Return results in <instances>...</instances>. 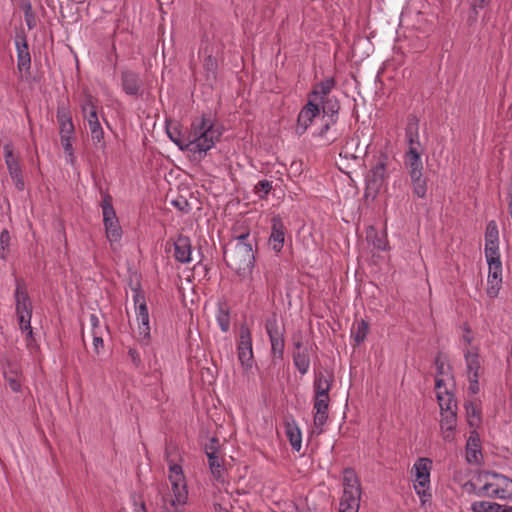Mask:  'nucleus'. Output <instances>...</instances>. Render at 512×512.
<instances>
[{"instance_id": "19", "label": "nucleus", "mask_w": 512, "mask_h": 512, "mask_svg": "<svg viewBox=\"0 0 512 512\" xmlns=\"http://www.w3.org/2000/svg\"><path fill=\"white\" fill-rule=\"evenodd\" d=\"M336 85V81L332 77L325 78L321 82L317 83L313 90L308 95V100L318 104L319 102L329 99L331 91Z\"/></svg>"}, {"instance_id": "2", "label": "nucleus", "mask_w": 512, "mask_h": 512, "mask_svg": "<svg viewBox=\"0 0 512 512\" xmlns=\"http://www.w3.org/2000/svg\"><path fill=\"white\" fill-rule=\"evenodd\" d=\"M250 234L244 233L235 238V244L224 251V260L227 265L239 276H246L252 272L255 262Z\"/></svg>"}, {"instance_id": "51", "label": "nucleus", "mask_w": 512, "mask_h": 512, "mask_svg": "<svg viewBox=\"0 0 512 512\" xmlns=\"http://www.w3.org/2000/svg\"><path fill=\"white\" fill-rule=\"evenodd\" d=\"M19 320L20 329L22 331H27L29 335L32 334V327H31V317L32 313H26V314H20L17 315Z\"/></svg>"}, {"instance_id": "52", "label": "nucleus", "mask_w": 512, "mask_h": 512, "mask_svg": "<svg viewBox=\"0 0 512 512\" xmlns=\"http://www.w3.org/2000/svg\"><path fill=\"white\" fill-rule=\"evenodd\" d=\"M10 234H9V231L7 229H3L0 233V247H1V255L0 257L2 259H6V250L8 249L9 245H10Z\"/></svg>"}, {"instance_id": "8", "label": "nucleus", "mask_w": 512, "mask_h": 512, "mask_svg": "<svg viewBox=\"0 0 512 512\" xmlns=\"http://www.w3.org/2000/svg\"><path fill=\"white\" fill-rule=\"evenodd\" d=\"M166 459L169 468L168 478L171 483V489L173 492L171 505H184L188 499V491L183 469L179 464L174 463L169 459L168 451H166Z\"/></svg>"}, {"instance_id": "7", "label": "nucleus", "mask_w": 512, "mask_h": 512, "mask_svg": "<svg viewBox=\"0 0 512 512\" xmlns=\"http://www.w3.org/2000/svg\"><path fill=\"white\" fill-rule=\"evenodd\" d=\"M101 208L106 237L112 249L116 250L117 244L122 238V228L112 205V197L108 193L103 194Z\"/></svg>"}, {"instance_id": "4", "label": "nucleus", "mask_w": 512, "mask_h": 512, "mask_svg": "<svg viewBox=\"0 0 512 512\" xmlns=\"http://www.w3.org/2000/svg\"><path fill=\"white\" fill-rule=\"evenodd\" d=\"M390 157L379 151L372 156L370 170L365 176V196L375 198L389 178Z\"/></svg>"}, {"instance_id": "28", "label": "nucleus", "mask_w": 512, "mask_h": 512, "mask_svg": "<svg viewBox=\"0 0 512 512\" xmlns=\"http://www.w3.org/2000/svg\"><path fill=\"white\" fill-rule=\"evenodd\" d=\"M57 121L60 125V135H68L74 133V124L68 108L59 106L57 109Z\"/></svg>"}, {"instance_id": "22", "label": "nucleus", "mask_w": 512, "mask_h": 512, "mask_svg": "<svg viewBox=\"0 0 512 512\" xmlns=\"http://www.w3.org/2000/svg\"><path fill=\"white\" fill-rule=\"evenodd\" d=\"M174 257L183 264L192 261V244L188 236L178 235L174 242Z\"/></svg>"}, {"instance_id": "5", "label": "nucleus", "mask_w": 512, "mask_h": 512, "mask_svg": "<svg viewBox=\"0 0 512 512\" xmlns=\"http://www.w3.org/2000/svg\"><path fill=\"white\" fill-rule=\"evenodd\" d=\"M343 495L339 504V512H358L361 499L360 481L353 469L344 470Z\"/></svg>"}, {"instance_id": "25", "label": "nucleus", "mask_w": 512, "mask_h": 512, "mask_svg": "<svg viewBox=\"0 0 512 512\" xmlns=\"http://www.w3.org/2000/svg\"><path fill=\"white\" fill-rule=\"evenodd\" d=\"M457 425V412L448 411L441 413L440 427L446 441L453 439V431Z\"/></svg>"}, {"instance_id": "49", "label": "nucleus", "mask_w": 512, "mask_h": 512, "mask_svg": "<svg viewBox=\"0 0 512 512\" xmlns=\"http://www.w3.org/2000/svg\"><path fill=\"white\" fill-rule=\"evenodd\" d=\"M204 67L207 72V78H213L216 77V70H217V61L212 56H208L205 58L204 61Z\"/></svg>"}, {"instance_id": "24", "label": "nucleus", "mask_w": 512, "mask_h": 512, "mask_svg": "<svg viewBox=\"0 0 512 512\" xmlns=\"http://www.w3.org/2000/svg\"><path fill=\"white\" fill-rule=\"evenodd\" d=\"M333 375H325L322 371L316 372L313 381L314 396H329L332 387Z\"/></svg>"}, {"instance_id": "27", "label": "nucleus", "mask_w": 512, "mask_h": 512, "mask_svg": "<svg viewBox=\"0 0 512 512\" xmlns=\"http://www.w3.org/2000/svg\"><path fill=\"white\" fill-rule=\"evenodd\" d=\"M285 433L290 442L291 447L295 451L299 452L302 447V433L295 420L286 421Z\"/></svg>"}, {"instance_id": "34", "label": "nucleus", "mask_w": 512, "mask_h": 512, "mask_svg": "<svg viewBox=\"0 0 512 512\" xmlns=\"http://www.w3.org/2000/svg\"><path fill=\"white\" fill-rule=\"evenodd\" d=\"M293 363L301 375L308 373L310 368V355L308 351L293 352Z\"/></svg>"}, {"instance_id": "14", "label": "nucleus", "mask_w": 512, "mask_h": 512, "mask_svg": "<svg viewBox=\"0 0 512 512\" xmlns=\"http://www.w3.org/2000/svg\"><path fill=\"white\" fill-rule=\"evenodd\" d=\"M488 264V277L486 293L490 298L498 296L502 286V262L495 260L487 262Z\"/></svg>"}, {"instance_id": "23", "label": "nucleus", "mask_w": 512, "mask_h": 512, "mask_svg": "<svg viewBox=\"0 0 512 512\" xmlns=\"http://www.w3.org/2000/svg\"><path fill=\"white\" fill-rule=\"evenodd\" d=\"M17 50V67L20 71H27L31 67V57L29 48L24 34H18L15 39Z\"/></svg>"}, {"instance_id": "26", "label": "nucleus", "mask_w": 512, "mask_h": 512, "mask_svg": "<svg viewBox=\"0 0 512 512\" xmlns=\"http://www.w3.org/2000/svg\"><path fill=\"white\" fill-rule=\"evenodd\" d=\"M422 153L416 150L406 151L404 155V165L408 171V175L423 173Z\"/></svg>"}, {"instance_id": "17", "label": "nucleus", "mask_w": 512, "mask_h": 512, "mask_svg": "<svg viewBox=\"0 0 512 512\" xmlns=\"http://www.w3.org/2000/svg\"><path fill=\"white\" fill-rule=\"evenodd\" d=\"M286 226L279 215L273 216L271 219V233L268 243L276 253L281 252L285 242Z\"/></svg>"}, {"instance_id": "56", "label": "nucleus", "mask_w": 512, "mask_h": 512, "mask_svg": "<svg viewBox=\"0 0 512 512\" xmlns=\"http://www.w3.org/2000/svg\"><path fill=\"white\" fill-rule=\"evenodd\" d=\"M93 347H94V351L97 354H99L100 350L104 347V341L100 335V332H95L93 334Z\"/></svg>"}, {"instance_id": "57", "label": "nucleus", "mask_w": 512, "mask_h": 512, "mask_svg": "<svg viewBox=\"0 0 512 512\" xmlns=\"http://www.w3.org/2000/svg\"><path fill=\"white\" fill-rule=\"evenodd\" d=\"M293 347H294V351L293 352H301V351H308L309 350L308 347H304L303 346V342H302V339H301L300 335L293 337Z\"/></svg>"}, {"instance_id": "11", "label": "nucleus", "mask_w": 512, "mask_h": 512, "mask_svg": "<svg viewBox=\"0 0 512 512\" xmlns=\"http://www.w3.org/2000/svg\"><path fill=\"white\" fill-rule=\"evenodd\" d=\"M265 329L271 343L273 363L282 361L285 348L284 328L279 326L276 315H272L266 320Z\"/></svg>"}, {"instance_id": "43", "label": "nucleus", "mask_w": 512, "mask_h": 512, "mask_svg": "<svg viewBox=\"0 0 512 512\" xmlns=\"http://www.w3.org/2000/svg\"><path fill=\"white\" fill-rule=\"evenodd\" d=\"M485 242H499V231L495 220H491L487 223Z\"/></svg>"}, {"instance_id": "60", "label": "nucleus", "mask_w": 512, "mask_h": 512, "mask_svg": "<svg viewBox=\"0 0 512 512\" xmlns=\"http://www.w3.org/2000/svg\"><path fill=\"white\" fill-rule=\"evenodd\" d=\"M90 324H91V327H92V334H94L95 332H99V330H100V320L97 317V315H95V314H91L90 315Z\"/></svg>"}, {"instance_id": "46", "label": "nucleus", "mask_w": 512, "mask_h": 512, "mask_svg": "<svg viewBox=\"0 0 512 512\" xmlns=\"http://www.w3.org/2000/svg\"><path fill=\"white\" fill-rule=\"evenodd\" d=\"M329 402L330 397L324 396L323 398L320 396H314L313 397V409L314 411H322V412H328L329 410Z\"/></svg>"}, {"instance_id": "30", "label": "nucleus", "mask_w": 512, "mask_h": 512, "mask_svg": "<svg viewBox=\"0 0 512 512\" xmlns=\"http://www.w3.org/2000/svg\"><path fill=\"white\" fill-rule=\"evenodd\" d=\"M89 128L90 136L94 147L103 151L106 148L104 141V130L100 121H96L87 125Z\"/></svg>"}, {"instance_id": "45", "label": "nucleus", "mask_w": 512, "mask_h": 512, "mask_svg": "<svg viewBox=\"0 0 512 512\" xmlns=\"http://www.w3.org/2000/svg\"><path fill=\"white\" fill-rule=\"evenodd\" d=\"M435 367L437 372V378H442V376H449L450 375V367L445 363V361L442 359L440 355H437L435 357Z\"/></svg>"}, {"instance_id": "40", "label": "nucleus", "mask_w": 512, "mask_h": 512, "mask_svg": "<svg viewBox=\"0 0 512 512\" xmlns=\"http://www.w3.org/2000/svg\"><path fill=\"white\" fill-rule=\"evenodd\" d=\"M491 1L492 0H469L471 12L468 17V22L470 24L475 23L477 21L479 11L487 7Z\"/></svg>"}, {"instance_id": "53", "label": "nucleus", "mask_w": 512, "mask_h": 512, "mask_svg": "<svg viewBox=\"0 0 512 512\" xmlns=\"http://www.w3.org/2000/svg\"><path fill=\"white\" fill-rule=\"evenodd\" d=\"M219 453V440L212 437L209 442L205 445L206 456Z\"/></svg>"}, {"instance_id": "55", "label": "nucleus", "mask_w": 512, "mask_h": 512, "mask_svg": "<svg viewBox=\"0 0 512 512\" xmlns=\"http://www.w3.org/2000/svg\"><path fill=\"white\" fill-rule=\"evenodd\" d=\"M128 356L136 368L140 367V365L142 363L141 357H140L139 352L135 348H129Z\"/></svg>"}, {"instance_id": "42", "label": "nucleus", "mask_w": 512, "mask_h": 512, "mask_svg": "<svg viewBox=\"0 0 512 512\" xmlns=\"http://www.w3.org/2000/svg\"><path fill=\"white\" fill-rule=\"evenodd\" d=\"M328 420V412H320L315 411L314 417H313V423L315 432L320 435L324 432V425L326 424Z\"/></svg>"}, {"instance_id": "41", "label": "nucleus", "mask_w": 512, "mask_h": 512, "mask_svg": "<svg viewBox=\"0 0 512 512\" xmlns=\"http://www.w3.org/2000/svg\"><path fill=\"white\" fill-rule=\"evenodd\" d=\"M485 258L487 262L501 260L499 242H485Z\"/></svg>"}, {"instance_id": "36", "label": "nucleus", "mask_w": 512, "mask_h": 512, "mask_svg": "<svg viewBox=\"0 0 512 512\" xmlns=\"http://www.w3.org/2000/svg\"><path fill=\"white\" fill-rule=\"evenodd\" d=\"M480 447L477 438L470 436L466 444V459L469 463H477L480 457Z\"/></svg>"}, {"instance_id": "18", "label": "nucleus", "mask_w": 512, "mask_h": 512, "mask_svg": "<svg viewBox=\"0 0 512 512\" xmlns=\"http://www.w3.org/2000/svg\"><path fill=\"white\" fill-rule=\"evenodd\" d=\"M435 388L437 390L436 397L441 413L457 411V402L454 398V395L447 390L444 378H437L435 380Z\"/></svg>"}, {"instance_id": "32", "label": "nucleus", "mask_w": 512, "mask_h": 512, "mask_svg": "<svg viewBox=\"0 0 512 512\" xmlns=\"http://www.w3.org/2000/svg\"><path fill=\"white\" fill-rule=\"evenodd\" d=\"M366 240L378 250L385 251L388 248V241L386 236L379 235L373 226H369L366 229Z\"/></svg>"}, {"instance_id": "54", "label": "nucleus", "mask_w": 512, "mask_h": 512, "mask_svg": "<svg viewBox=\"0 0 512 512\" xmlns=\"http://www.w3.org/2000/svg\"><path fill=\"white\" fill-rule=\"evenodd\" d=\"M464 332L465 333L461 337V343L463 345L462 350L464 348H471L470 346H471V343L473 341V337L471 335V330H470V328L468 326L464 327Z\"/></svg>"}, {"instance_id": "15", "label": "nucleus", "mask_w": 512, "mask_h": 512, "mask_svg": "<svg viewBox=\"0 0 512 512\" xmlns=\"http://www.w3.org/2000/svg\"><path fill=\"white\" fill-rule=\"evenodd\" d=\"M319 114V105L308 100L298 114L297 125L295 128L296 133L298 135H303Z\"/></svg>"}, {"instance_id": "9", "label": "nucleus", "mask_w": 512, "mask_h": 512, "mask_svg": "<svg viewBox=\"0 0 512 512\" xmlns=\"http://www.w3.org/2000/svg\"><path fill=\"white\" fill-rule=\"evenodd\" d=\"M133 292L136 320L138 323V340L142 345H148L151 338V327L146 299L140 289H134Z\"/></svg>"}, {"instance_id": "38", "label": "nucleus", "mask_w": 512, "mask_h": 512, "mask_svg": "<svg viewBox=\"0 0 512 512\" xmlns=\"http://www.w3.org/2000/svg\"><path fill=\"white\" fill-rule=\"evenodd\" d=\"M207 458H208L209 468H210V471H211L213 477L217 480H222L224 468H223V463H222V460L220 459L219 453L208 455Z\"/></svg>"}, {"instance_id": "35", "label": "nucleus", "mask_w": 512, "mask_h": 512, "mask_svg": "<svg viewBox=\"0 0 512 512\" xmlns=\"http://www.w3.org/2000/svg\"><path fill=\"white\" fill-rule=\"evenodd\" d=\"M337 121L338 119L322 116V125L314 132V137L327 139L329 140V142H334L337 139V137L334 136L332 138H329L328 133L331 127L334 126L337 123Z\"/></svg>"}, {"instance_id": "21", "label": "nucleus", "mask_w": 512, "mask_h": 512, "mask_svg": "<svg viewBox=\"0 0 512 512\" xmlns=\"http://www.w3.org/2000/svg\"><path fill=\"white\" fill-rule=\"evenodd\" d=\"M97 102V98H95L90 92L85 91L83 93V99L80 103V108L84 121L87 125L99 120Z\"/></svg>"}, {"instance_id": "29", "label": "nucleus", "mask_w": 512, "mask_h": 512, "mask_svg": "<svg viewBox=\"0 0 512 512\" xmlns=\"http://www.w3.org/2000/svg\"><path fill=\"white\" fill-rule=\"evenodd\" d=\"M405 138L408 144L407 151H411L413 149L416 150L418 153H423V147L420 143V136L417 123H410L407 125L405 129Z\"/></svg>"}, {"instance_id": "1", "label": "nucleus", "mask_w": 512, "mask_h": 512, "mask_svg": "<svg viewBox=\"0 0 512 512\" xmlns=\"http://www.w3.org/2000/svg\"><path fill=\"white\" fill-rule=\"evenodd\" d=\"M221 131L215 126L214 120L205 115L196 118L191 123V129L187 138L181 136L174 128H167V135L182 151L206 153L221 137Z\"/></svg>"}, {"instance_id": "63", "label": "nucleus", "mask_w": 512, "mask_h": 512, "mask_svg": "<svg viewBox=\"0 0 512 512\" xmlns=\"http://www.w3.org/2000/svg\"><path fill=\"white\" fill-rule=\"evenodd\" d=\"M172 203H173L174 205L178 206L181 210L183 209V208L181 207V203H179L178 201H173Z\"/></svg>"}, {"instance_id": "44", "label": "nucleus", "mask_w": 512, "mask_h": 512, "mask_svg": "<svg viewBox=\"0 0 512 512\" xmlns=\"http://www.w3.org/2000/svg\"><path fill=\"white\" fill-rule=\"evenodd\" d=\"M24 19L28 29H33L36 26V18L32 10L31 3L29 1L23 4Z\"/></svg>"}, {"instance_id": "20", "label": "nucleus", "mask_w": 512, "mask_h": 512, "mask_svg": "<svg viewBox=\"0 0 512 512\" xmlns=\"http://www.w3.org/2000/svg\"><path fill=\"white\" fill-rule=\"evenodd\" d=\"M14 296L17 315L32 313V305L23 280L16 279Z\"/></svg>"}, {"instance_id": "6", "label": "nucleus", "mask_w": 512, "mask_h": 512, "mask_svg": "<svg viewBox=\"0 0 512 512\" xmlns=\"http://www.w3.org/2000/svg\"><path fill=\"white\" fill-rule=\"evenodd\" d=\"M431 467L432 461L426 457L418 458L413 465V471L415 472L413 487L422 505L429 502L432 497L430 491Z\"/></svg>"}, {"instance_id": "48", "label": "nucleus", "mask_w": 512, "mask_h": 512, "mask_svg": "<svg viewBox=\"0 0 512 512\" xmlns=\"http://www.w3.org/2000/svg\"><path fill=\"white\" fill-rule=\"evenodd\" d=\"M217 322L222 332H227L230 328V316L229 313L223 309H220L217 314Z\"/></svg>"}, {"instance_id": "33", "label": "nucleus", "mask_w": 512, "mask_h": 512, "mask_svg": "<svg viewBox=\"0 0 512 512\" xmlns=\"http://www.w3.org/2000/svg\"><path fill=\"white\" fill-rule=\"evenodd\" d=\"M409 177L414 196L424 198L427 193V179L423 176V173L413 174Z\"/></svg>"}, {"instance_id": "61", "label": "nucleus", "mask_w": 512, "mask_h": 512, "mask_svg": "<svg viewBox=\"0 0 512 512\" xmlns=\"http://www.w3.org/2000/svg\"><path fill=\"white\" fill-rule=\"evenodd\" d=\"M132 499L134 504V512H147L145 503L143 501L138 502L135 495L132 496Z\"/></svg>"}, {"instance_id": "59", "label": "nucleus", "mask_w": 512, "mask_h": 512, "mask_svg": "<svg viewBox=\"0 0 512 512\" xmlns=\"http://www.w3.org/2000/svg\"><path fill=\"white\" fill-rule=\"evenodd\" d=\"M6 380L8 381V384L12 391L19 392L21 389V383L20 381L15 377H6Z\"/></svg>"}, {"instance_id": "47", "label": "nucleus", "mask_w": 512, "mask_h": 512, "mask_svg": "<svg viewBox=\"0 0 512 512\" xmlns=\"http://www.w3.org/2000/svg\"><path fill=\"white\" fill-rule=\"evenodd\" d=\"M72 135L73 134H68L67 136L60 135V140H61L63 150L68 155L71 162L74 159V153H73V147H72Z\"/></svg>"}, {"instance_id": "37", "label": "nucleus", "mask_w": 512, "mask_h": 512, "mask_svg": "<svg viewBox=\"0 0 512 512\" xmlns=\"http://www.w3.org/2000/svg\"><path fill=\"white\" fill-rule=\"evenodd\" d=\"M369 331V324L367 321L361 319L360 321H357L351 330L352 337L356 341L357 344L362 343L368 334Z\"/></svg>"}, {"instance_id": "62", "label": "nucleus", "mask_w": 512, "mask_h": 512, "mask_svg": "<svg viewBox=\"0 0 512 512\" xmlns=\"http://www.w3.org/2000/svg\"><path fill=\"white\" fill-rule=\"evenodd\" d=\"M503 512H512V506L503 505Z\"/></svg>"}, {"instance_id": "39", "label": "nucleus", "mask_w": 512, "mask_h": 512, "mask_svg": "<svg viewBox=\"0 0 512 512\" xmlns=\"http://www.w3.org/2000/svg\"><path fill=\"white\" fill-rule=\"evenodd\" d=\"M503 505L489 501H475L471 504L473 512H503Z\"/></svg>"}, {"instance_id": "16", "label": "nucleus", "mask_w": 512, "mask_h": 512, "mask_svg": "<svg viewBox=\"0 0 512 512\" xmlns=\"http://www.w3.org/2000/svg\"><path fill=\"white\" fill-rule=\"evenodd\" d=\"M121 87L126 95L139 97L142 95L143 81L138 73L130 69H123L121 71Z\"/></svg>"}, {"instance_id": "10", "label": "nucleus", "mask_w": 512, "mask_h": 512, "mask_svg": "<svg viewBox=\"0 0 512 512\" xmlns=\"http://www.w3.org/2000/svg\"><path fill=\"white\" fill-rule=\"evenodd\" d=\"M463 356L466 366V374L468 378V391L471 394L479 392V377L481 375L482 363L478 348H464Z\"/></svg>"}, {"instance_id": "50", "label": "nucleus", "mask_w": 512, "mask_h": 512, "mask_svg": "<svg viewBox=\"0 0 512 512\" xmlns=\"http://www.w3.org/2000/svg\"><path fill=\"white\" fill-rule=\"evenodd\" d=\"M271 189L272 182L266 179L260 180L255 186V190L259 193L261 199L265 198L270 193Z\"/></svg>"}, {"instance_id": "58", "label": "nucleus", "mask_w": 512, "mask_h": 512, "mask_svg": "<svg viewBox=\"0 0 512 512\" xmlns=\"http://www.w3.org/2000/svg\"><path fill=\"white\" fill-rule=\"evenodd\" d=\"M466 411L469 417L480 419V411L472 403L466 405Z\"/></svg>"}, {"instance_id": "3", "label": "nucleus", "mask_w": 512, "mask_h": 512, "mask_svg": "<svg viewBox=\"0 0 512 512\" xmlns=\"http://www.w3.org/2000/svg\"><path fill=\"white\" fill-rule=\"evenodd\" d=\"M477 484L478 496L501 500L512 498V480L502 474L482 472L477 478Z\"/></svg>"}, {"instance_id": "31", "label": "nucleus", "mask_w": 512, "mask_h": 512, "mask_svg": "<svg viewBox=\"0 0 512 512\" xmlns=\"http://www.w3.org/2000/svg\"><path fill=\"white\" fill-rule=\"evenodd\" d=\"M318 105L322 116L338 119L340 104L335 96L319 102Z\"/></svg>"}, {"instance_id": "12", "label": "nucleus", "mask_w": 512, "mask_h": 512, "mask_svg": "<svg viewBox=\"0 0 512 512\" xmlns=\"http://www.w3.org/2000/svg\"><path fill=\"white\" fill-rule=\"evenodd\" d=\"M5 164L7 166L9 175L19 191H23L25 188V182L22 175V169L19 163V159L15 157L13 153V146L10 143H6L3 146Z\"/></svg>"}, {"instance_id": "13", "label": "nucleus", "mask_w": 512, "mask_h": 512, "mask_svg": "<svg viewBox=\"0 0 512 512\" xmlns=\"http://www.w3.org/2000/svg\"><path fill=\"white\" fill-rule=\"evenodd\" d=\"M238 359L245 368L253 364V348L251 332L247 326H241L237 345Z\"/></svg>"}]
</instances>
